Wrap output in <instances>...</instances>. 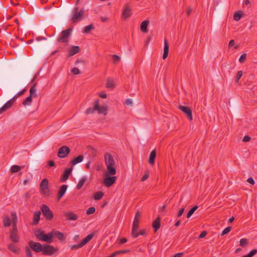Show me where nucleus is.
Wrapping results in <instances>:
<instances>
[{"mask_svg": "<svg viewBox=\"0 0 257 257\" xmlns=\"http://www.w3.org/2000/svg\"><path fill=\"white\" fill-rule=\"evenodd\" d=\"M84 14V9L79 10L78 7H75L72 13V21L73 23H77L83 19Z\"/></svg>", "mask_w": 257, "mask_h": 257, "instance_id": "obj_1", "label": "nucleus"}, {"mask_svg": "<svg viewBox=\"0 0 257 257\" xmlns=\"http://www.w3.org/2000/svg\"><path fill=\"white\" fill-rule=\"evenodd\" d=\"M36 236L40 240L51 243L52 241L54 234L52 232H49L47 234H45L43 232L38 230L36 233Z\"/></svg>", "mask_w": 257, "mask_h": 257, "instance_id": "obj_2", "label": "nucleus"}, {"mask_svg": "<svg viewBox=\"0 0 257 257\" xmlns=\"http://www.w3.org/2000/svg\"><path fill=\"white\" fill-rule=\"evenodd\" d=\"M17 218L16 215L15 214L13 217L14 221L13 225V229L12 230L10 234V238L12 241L14 242H18L19 241V237L17 234L18 230L16 226Z\"/></svg>", "mask_w": 257, "mask_h": 257, "instance_id": "obj_3", "label": "nucleus"}, {"mask_svg": "<svg viewBox=\"0 0 257 257\" xmlns=\"http://www.w3.org/2000/svg\"><path fill=\"white\" fill-rule=\"evenodd\" d=\"M72 29L69 28L67 30L63 31L59 35L57 41L59 42L66 43L69 41V38L71 34Z\"/></svg>", "mask_w": 257, "mask_h": 257, "instance_id": "obj_4", "label": "nucleus"}, {"mask_svg": "<svg viewBox=\"0 0 257 257\" xmlns=\"http://www.w3.org/2000/svg\"><path fill=\"white\" fill-rule=\"evenodd\" d=\"M48 185V180L46 178L43 179L40 184L41 193L46 196H48L49 195V188Z\"/></svg>", "mask_w": 257, "mask_h": 257, "instance_id": "obj_5", "label": "nucleus"}, {"mask_svg": "<svg viewBox=\"0 0 257 257\" xmlns=\"http://www.w3.org/2000/svg\"><path fill=\"white\" fill-rule=\"evenodd\" d=\"M41 210L47 219L50 220L53 218L54 216L53 213L47 205L45 204L42 205Z\"/></svg>", "mask_w": 257, "mask_h": 257, "instance_id": "obj_6", "label": "nucleus"}, {"mask_svg": "<svg viewBox=\"0 0 257 257\" xmlns=\"http://www.w3.org/2000/svg\"><path fill=\"white\" fill-rule=\"evenodd\" d=\"M103 183L107 187H110L116 180V177L113 176H103Z\"/></svg>", "mask_w": 257, "mask_h": 257, "instance_id": "obj_7", "label": "nucleus"}, {"mask_svg": "<svg viewBox=\"0 0 257 257\" xmlns=\"http://www.w3.org/2000/svg\"><path fill=\"white\" fill-rule=\"evenodd\" d=\"M70 152V150L67 146H62L59 149L58 157L60 158H64L69 154Z\"/></svg>", "mask_w": 257, "mask_h": 257, "instance_id": "obj_8", "label": "nucleus"}, {"mask_svg": "<svg viewBox=\"0 0 257 257\" xmlns=\"http://www.w3.org/2000/svg\"><path fill=\"white\" fill-rule=\"evenodd\" d=\"M179 108L182 110L186 115L187 117L189 120H192L193 119L192 110L188 106L180 105Z\"/></svg>", "mask_w": 257, "mask_h": 257, "instance_id": "obj_9", "label": "nucleus"}, {"mask_svg": "<svg viewBox=\"0 0 257 257\" xmlns=\"http://www.w3.org/2000/svg\"><path fill=\"white\" fill-rule=\"evenodd\" d=\"M30 247L36 252H39L42 250V245L39 242H36L32 241L29 242Z\"/></svg>", "mask_w": 257, "mask_h": 257, "instance_id": "obj_10", "label": "nucleus"}, {"mask_svg": "<svg viewBox=\"0 0 257 257\" xmlns=\"http://www.w3.org/2000/svg\"><path fill=\"white\" fill-rule=\"evenodd\" d=\"M104 162L106 166H115V162L114 159L109 153L105 154Z\"/></svg>", "mask_w": 257, "mask_h": 257, "instance_id": "obj_11", "label": "nucleus"}, {"mask_svg": "<svg viewBox=\"0 0 257 257\" xmlns=\"http://www.w3.org/2000/svg\"><path fill=\"white\" fill-rule=\"evenodd\" d=\"M15 101L16 99H15V98H12L7 101L2 107L0 108V114L5 112L9 108H11Z\"/></svg>", "mask_w": 257, "mask_h": 257, "instance_id": "obj_12", "label": "nucleus"}, {"mask_svg": "<svg viewBox=\"0 0 257 257\" xmlns=\"http://www.w3.org/2000/svg\"><path fill=\"white\" fill-rule=\"evenodd\" d=\"M43 253L45 255H51L53 254L55 251V248L51 245H46L42 248Z\"/></svg>", "mask_w": 257, "mask_h": 257, "instance_id": "obj_13", "label": "nucleus"}, {"mask_svg": "<svg viewBox=\"0 0 257 257\" xmlns=\"http://www.w3.org/2000/svg\"><path fill=\"white\" fill-rule=\"evenodd\" d=\"M94 109L98 111L99 114H106L107 108L105 106H99V100H96L94 103Z\"/></svg>", "mask_w": 257, "mask_h": 257, "instance_id": "obj_14", "label": "nucleus"}, {"mask_svg": "<svg viewBox=\"0 0 257 257\" xmlns=\"http://www.w3.org/2000/svg\"><path fill=\"white\" fill-rule=\"evenodd\" d=\"M115 166H106V170L103 176H113L116 174Z\"/></svg>", "mask_w": 257, "mask_h": 257, "instance_id": "obj_15", "label": "nucleus"}, {"mask_svg": "<svg viewBox=\"0 0 257 257\" xmlns=\"http://www.w3.org/2000/svg\"><path fill=\"white\" fill-rule=\"evenodd\" d=\"M131 15V9L127 4L124 5L122 12V17L126 19Z\"/></svg>", "mask_w": 257, "mask_h": 257, "instance_id": "obj_16", "label": "nucleus"}, {"mask_svg": "<svg viewBox=\"0 0 257 257\" xmlns=\"http://www.w3.org/2000/svg\"><path fill=\"white\" fill-rule=\"evenodd\" d=\"M72 171V168L66 169V170L64 171V173L63 174L62 176L61 177V182H65L68 179Z\"/></svg>", "mask_w": 257, "mask_h": 257, "instance_id": "obj_17", "label": "nucleus"}, {"mask_svg": "<svg viewBox=\"0 0 257 257\" xmlns=\"http://www.w3.org/2000/svg\"><path fill=\"white\" fill-rule=\"evenodd\" d=\"M64 215L66 219L68 220L75 221L78 218V215L73 212H66L65 213Z\"/></svg>", "mask_w": 257, "mask_h": 257, "instance_id": "obj_18", "label": "nucleus"}, {"mask_svg": "<svg viewBox=\"0 0 257 257\" xmlns=\"http://www.w3.org/2000/svg\"><path fill=\"white\" fill-rule=\"evenodd\" d=\"M67 189V185H63L61 186L59 191H58V200H59L65 194L66 190Z\"/></svg>", "mask_w": 257, "mask_h": 257, "instance_id": "obj_19", "label": "nucleus"}, {"mask_svg": "<svg viewBox=\"0 0 257 257\" xmlns=\"http://www.w3.org/2000/svg\"><path fill=\"white\" fill-rule=\"evenodd\" d=\"M80 50V48L79 46H73L69 50L68 55L69 56H72L78 53Z\"/></svg>", "mask_w": 257, "mask_h": 257, "instance_id": "obj_20", "label": "nucleus"}, {"mask_svg": "<svg viewBox=\"0 0 257 257\" xmlns=\"http://www.w3.org/2000/svg\"><path fill=\"white\" fill-rule=\"evenodd\" d=\"M93 236L94 235L92 233L89 234L88 235H87L80 243L79 246H83L93 238Z\"/></svg>", "mask_w": 257, "mask_h": 257, "instance_id": "obj_21", "label": "nucleus"}, {"mask_svg": "<svg viewBox=\"0 0 257 257\" xmlns=\"http://www.w3.org/2000/svg\"><path fill=\"white\" fill-rule=\"evenodd\" d=\"M93 236L94 235L92 233L89 234L88 235H87L80 243L79 246H83L93 238Z\"/></svg>", "mask_w": 257, "mask_h": 257, "instance_id": "obj_22", "label": "nucleus"}, {"mask_svg": "<svg viewBox=\"0 0 257 257\" xmlns=\"http://www.w3.org/2000/svg\"><path fill=\"white\" fill-rule=\"evenodd\" d=\"M149 20L144 21L141 24V30L143 33H147L148 32L147 27L149 24Z\"/></svg>", "mask_w": 257, "mask_h": 257, "instance_id": "obj_23", "label": "nucleus"}, {"mask_svg": "<svg viewBox=\"0 0 257 257\" xmlns=\"http://www.w3.org/2000/svg\"><path fill=\"white\" fill-rule=\"evenodd\" d=\"M169 53V44L165 40L164 41V53L163 55V59H165L168 55Z\"/></svg>", "mask_w": 257, "mask_h": 257, "instance_id": "obj_24", "label": "nucleus"}, {"mask_svg": "<svg viewBox=\"0 0 257 257\" xmlns=\"http://www.w3.org/2000/svg\"><path fill=\"white\" fill-rule=\"evenodd\" d=\"M40 215L41 212L40 211H36L34 213V218L33 220V224H36L39 222L40 219Z\"/></svg>", "mask_w": 257, "mask_h": 257, "instance_id": "obj_25", "label": "nucleus"}, {"mask_svg": "<svg viewBox=\"0 0 257 257\" xmlns=\"http://www.w3.org/2000/svg\"><path fill=\"white\" fill-rule=\"evenodd\" d=\"M139 224L137 223L133 222V228H132V235L135 237H137L139 236L138 234H136L139 228Z\"/></svg>", "mask_w": 257, "mask_h": 257, "instance_id": "obj_26", "label": "nucleus"}, {"mask_svg": "<svg viewBox=\"0 0 257 257\" xmlns=\"http://www.w3.org/2000/svg\"><path fill=\"white\" fill-rule=\"evenodd\" d=\"M156 151L155 150H154L151 152V153L150 155V157H149V163L150 164L153 165L154 164L155 159L156 158Z\"/></svg>", "mask_w": 257, "mask_h": 257, "instance_id": "obj_27", "label": "nucleus"}, {"mask_svg": "<svg viewBox=\"0 0 257 257\" xmlns=\"http://www.w3.org/2000/svg\"><path fill=\"white\" fill-rule=\"evenodd\" d=\"M36 84H34L32 86L30 90V96L32 97H37V94L36 88Z\"/></svg>", "mask_w": 257, "mask_h": 257, "instance_id": "obj_28", "label": "nucleus"}, {"mask_svg": "<svg viewBox=\"0 0 257 257\" xmlns=\"http://www.w3.org/2000/svg\"><path fill=\"white\" fill-rule=\"evenodd\" d=\"M160 219L158 217L153 223V227L154 228L155 231H157V230L160 227Z\"/></svg>", "mask_w": 257, "mask_h": 257, "instance_id": "obj_29", "label": "nucleus"}, {"mask_svg": "<svg viewBox=\"0 0 257 257\" xmlns=\"http://www.w3.org/2000/svg\"><path fill=\"white\" fill-rule=\"evenodd\" d=\"M54 234V236H55L59 240H63L64 239V234L61 232L54 231H52Z\"/></svg>", "mask_w": 257, "mask_h": 257, "instance_id": "obj_30", "label": "nucleus"}, {"mask_svg": "<svg viewBox=\"0 0 257 257\" xmlns=\"http://www.w3.org/2000/svg\"><path fill=\"white\" fill-rule=\"evenodd\" d=\"M24 166H18V165H13L11 167V171L12 173H17L20 171L22 169L24 168Z\"/></svg>", "mask_w": 257, "mask_h": 257, "instance_id": "obj_31", "label": "nucleus"}, {"mask_svg": "<svg viewBox=\"0 0 257 257\" xmlns=\"http://www.w3.org/2000/svg\"><path fill=\"white\" fill-rule=\"evenodd\" d=\"M83 156H82V155H80L79 156H78L77 157L74 158L72 161V164L73 165H76L77 164L79 163H80L83 160Z\"/></svg>", "mask_w": 257, "mask_h": 257, "instance_id": "obj_32", "label": "nucleus"}, {"mask_svg": "<svg viewBox=\"0 0 257 257\" xmlns=\"http://www.w3.org/2000/svg\"><path fill=\"white\" fill-rule=\"evenodd\" d=\"M8 248L15 253H18L19 249L14 244H10L8 245Z\"/></svg>", "mask_w": 257, "mask_h": 257, "instance_id": "obj_33", "label": "nucleus"}, {"mask_svg": "<svg viewBox=\"0 0 257 257\" xmlns=\"http://www.w3.org/2000/svg\"><path fill=\"white\" fill-rule=\"evenodd\" d=\"M104 194L101 191H98L94 194V199L96 200H99L101 199L103 196Z\"/></svg>", "mask_w": 257, "mask_h": 257, "instance_id": "obj_34", "label": "nucleus"}, {"mask_svg": "<svg viewBox=\"0 0 257 257\" xmlns=\"http://www.w3.org/2000/svg\"><path fill=\"white\" fill-rule=\"evenodd\" d=\"M32 102V97L28 96L27 97L25 100L23 102V104L24 106H30L31 105Z\"/></svg>", "mask_w": 257, "mask_h": 257, "instance_id": "obj_35", "label": "nucleus"}, {"mask_svg": "<svg viewBox=\"0 0 257 257\" xmlns=\"http://www.w3.org/2000/svg\"><path fill=\"white\" fill-rule=\"evenodd\" d=\"M94 29V26L92 24L86 26L84 30H83V32L85 34H88L90 32V31Z\"/></svg>", "mask_w": 257, "mask_h": 257, "instance_id": "obj_36", "label": "nucleus"}, {"mask_svg": "<svg viewBox=\"0 0 257 257\" xmlns=\"http://www.w3.org/2000/svg\"><path fill=\"white\" fill-rule=\"evenodd\" d=\"M4 225L5 227H8L11 225V221L9 217L6 216L4 218L3 220Z\"/></svg>", "mask_w": 257, "mask_h": 257, "instance_id": "obj_37", "label": "nucleus"}, {"mask_svg": "<svg viewBox=\"0 0 257 257\" xmlns=\"http://www.w3.org/2000/svg\"><path fill=\"white\" fill-rule=\"evenodd\" d=\"M198 206H195L193 207H192L188 212L187 217V218H190L192 215L194 213V212L198 209Z\"/></svg>", "mask_w": 257, "mask_h": 257, "instance_id": "obj_38", "label": "nucleus"}, {"mask_svg": "<svg viewBox=\"0 0 257 257\" xmlns=\"http://www.w3.org/2000/svg\"><path fill=\"white\" fill-rule=\"evenodd\" d=\"M141 212L140 211H137V213H136L133 222L139 223L140 219L141 218Z\"/></svg>", "mask_w": 257, "mask_h": 257, "instance_id": "obj_39", "label": "nucleus"}, {"mask_svg": "<svg viewBox=\"0 0 257 257\" xmlns=\"http://www.w3.org/2000/svg\"><path fill=\"white\" fill-rule=\"evenodd\" d=\"M114 86L113 81L112 79L109 78L107 80L106 86L108 88H112Z\"/></svg>", "mask_w": 257, "mask_h": 257, "instance_id": "obj_40", "label": "nucleus"}, {"mask_svg": "<svg viewBox=\"0 0 257 257\" xmlns=\"http://www.w3.org/2000/svg\"><path fill=\"white\" fill-rule=\"evenodd\" d=\"M241 17V14L240 12H236L233 16V19L236 21H238Z\"/></svg>", "mask_w": 257, "mask_h": 257, "instance_id": "obj_41", "label": "nucleus"}, {"mask_svg": "<svg viewBox=\"0 0 257 257\" xmlns=\"http://www.w3.org/2000/svg\"><path fill=\"white\" fill-rule=\"evenodd\" d=\"M86 181V179L85 178H82L78 182L77 185V189H80L83 185H84L85 182Z\"/></svg>", "mask_w": 257, "mask_h": 257, "instance_id": "obj_42", "label": "nucleus"}, {"mask_svg": "<svg viewBox=\"0 0 257 257\" xmlns=\"http://www.w3.org/2000/svg\"><path fill=\"white\" fill-rule=\"evenodd\" d=\"M257 252V249L251 250L247 254L244 255L242 257H252Z\"/></svg>", "mask_w": 257, "mask_h": 257, "instance_id": "obj_43", "label": "nucleus"}, {"mask_svg": "<svg viewBox=\"0 0 257 257\" xmlns=\"http://www.w3.org/2000/svg\"><path fill=\"white\" fill-rule=\"evenodd\" d=\"M239 243L240 246H244L247 244L248 241L246 238H242L240 240Z\"/></svg>", "mask_w": 257, "mask_h": 257, "instance_id": "obj_44", "label": "nucleus"}, {"mask_svg": "<svg viewBox=\"0 0 257 257\" xmlns=\"http://www.w3.org/2000/svg\"><path fill=\"white\" fill-rule=\"evenodd\" d=\"M112 58L114 63H117L120 60V57L117 55H113Z\"/></svg>", "mask_w": 257, "mask_h": 257, "instance_id": "obj_45", "label": "nucleus"}, {"mask_svg": "<svg viewBox=\"0 0 257 257\" xmlns=\"http://www.w3.org/2000/svg\"><path fill=\"white\" fill-rule=\"evenodd\" d=\"M242 76V71H238L236 74V82L237 83L240 79V78Z\"/></svg>", "mask_w": 257, "mask_h": 257, "instance_id": "obj_46", "label": "nucleus"}, {"mask_svg": "<svg viewBox=\"0 0 257 257\" xmlns=\"http://www.w3.org/2000/svg\"><path fill=\"white\" fill-rule=\"evenodd\" d=\"M95 208L94 207H91L87 210L86 213L87 214H93L95 212Z\"/></svg>", "mask_w": 257, "mask_h": 257, "instance_id": "obj_47", "label": "nucleus"}, {"mask_svg": "<svg viewBox=\"0 0 257 257\" xmlns=\"http://www.w3.org/2000/svg\"><path fill=\"white\" fill-rule=\"evenodd\" d=\"M231 227H226L221 232V235H225L228 233L231 230Z\"/></svg>", "mask_w": 257, "mask_h": 257, "instance_id": "obj_48", "label": "nucleus"}, {"mask_svg": "<svg viewBox=\"0 0 257 257\" xmlns=\"http://www.w3.org/2000/svg\"><path fill=\"white\" fill-rule=\"evenodd\" d=\"M95 111H96L95 109H94V107L93 108H92L91 107L88 108L86 111H85V114H89L90 113H93Z\"/></svg>", "mask_w": 257, "mask_h": 257, "instance_id": "obj_49", "label": "nucleus"}, {"mask_svg": "<svg viewBox=\"0 0 257 257\" xmlns=\"http://www.w3.org/2000/svg\"><path fill=\"white\" fill-rule=\"evenodd\" d=\"M26 91V89H24L23 90L19 91L18 93H17L13 98H15V99H17L19 96L23 94Z\"/></svg>", "mask_w": 257, "mask_h": 257, "instance_id": "obj_50", "label": "nucleus"}, {"mask_svg": "<svg viewBox=\"0 0 257 257\" xmlns=\"http://www.w3.org/2000/svg\"><path fill=\"white\" fill-rule=\"evenodd\" d=\"M72 72L75 75L79 74L80 73L79 69L77 67L73 68L72 69Z\"/></svg>", "mask_w": 257, "mask_h": 257, "instance_id": "obj_51", "label": "nucleus"}, {"mask_svg": "<svg viewBox=\"0 0 257 257\" xmlns=\"http://www.w3.org/2000/svg\"><path fill=\"white\" fill-rule=\"evenodd\" d=\"M26 254L28 257H32V254L31 251L28 247H26Z\"/></svg>", "mask_w": 257, "mask_h": 257, "instance_id": "obj_52", "label": "nucleus"}, {"mask_svg": "<svg viewBox=\"0 0 257 257\" xmlns=\"http://www.w3.org/2000/svg\"><path fill=\"white\" fill-rule=\"evenodd\" d=\"M245 58H246V54H242L239 57V62L241 63H242L244 61Z\"/></svg>", "mask_w": 257, "mask_h": 257, "instance_id": "obj_53", "label": "nucleus"}, {"mask_svg": "<svg viewBox=\"0 0 257 257\" xmlns=\"http://www.w3.org/2000/svg\"><path fill=\"white\" fill-rule=\"evenodd\" d=\"M80 243L79 244H74L71 246V249H78L82 247V246H79Z\"/></svg>", "mask_w": 257, "mask_h": 257, "instance_id": "obj_54", "label": "nucleus"}, {"mask_svg": "<svg viewBox=\"0 0 257 257\" xmlns=\"http://www.w3.org/2000/svg\"><path fill=\"white\" fill-rule=\"evenodd\" d=\"M207 234V232L206 231H203L201 232L199 236V238H202L204 237Z\"/></svg>", "mask_w": 257, "mask_h": 257, "instance_id": "obj_55", "label": "nucleus"}, {"mask_svg": "<svg viewBox=\"0 0 257 257\" xmlns=\"http://www.w3.org/2000/svg\"><path fill=\"white\" fill-rule=\"evenodd\" d=\"M184 208H182L178 212V214H177V216L178 217H180L183 213L184 211Z\"/></svg>", "mask_w": 257, "mask_h": 257, "instance_id": "obj_56", "label": "nucleus"}, {"mask_svg": "<svg viewBox=\"0 0 257 257\" xmlns=\"http://www.w3.org/2000/svg\"><path fill=\"white\" fill-rule=\"evenodd\" d=\"M125 103L127 105H132L133 103V100L132 99L127 98L126 100Z\"/></svg>", "mask_w": 257, "mask_h": 257, "instance_id": "obj_57", "label": "nucleus"}, {"mask_svg": "<svg viewBox=\"0 0 257 257\" xmlns=\"http://www.w3.org/2000/svg\"><path fill=\"white\" fill-rule=\"evenodd\" d=\"M149 177V175L147 173H146L142 178L141 181H145Z\"/></svg>", "mask_w": 257, "mask_h": 257, "instance_id": "obj_58", "label": "nucleus"}, {"mask_svg": "<svg viewBox=\"0 0 257 257\" xmlns=\"http://www.w3.org/2000/svg\"><path fill=\"white\" fill-rule=\"evenodd\" d=\"M250 140V138L248 136H244L243 139V141L244 142H249Z\"/></svg>", "mask_w": 257, "mask_h": 257, "instance_id": "obj_59", "label": "nucleus"}, {"mask_svg": "<svg viewBox=\"0 0 257 257\" xmlns=\"http://www.w3.org/2000/svg\"><path fill=\"white\" fill-rule=\"evenodd\" d=\"M118 251L119 252V254H121V253H127L130 251V250L129 249H123V250H118Z\"/></svg>", "mask_w": 257, "mask_h": 257, "instance_id": "obj_60", "label": "nucleus"}, {"mask_svg": "<svg viewBox=\"0 0 257 257\" xmlns=\"http://www.w3.org/2000/svg\"><path fill=\"white\" fill-rule=\"evenodd\" d=\"M119 254V252L118 251H115L113 252L111 255L108 256L107 257H115V256Z\"/></svg>", "mask_w": 257, "mask_h": 257, "instance_id": "obj_61", "label": "nucleus"}, {"mask_svg": "<svg viewBox=\"0 0 257 257\" xmlns=\"http://www.w3.org/2000/svg\"><path fill=\"white\" fill-rule=\"evenodd\" d=\"M119 254V252L118 251H115L113 252L111 255L108 256L107 257H115V256Z\"/></svg>", "mask_w": 257, "mask_h": 257, "instance_id": "obj_62", "label": "nucleus"}, {"mask_svg": "<svg viewBox=\"0 0 257 257\" xmlns=\"http://www.w3.org/2000/svg\"><path fill=\"white\" fill-rule=\"evenodd\" d=\"M136 234H138L139 235H144L146 234V231L144 229L141 230L139 233L137 232Z\"/></svg>", "mask_w": 257, "mask_h": 257, "instance_id": "obj_63", "label": "nucleus"}, {"mask_svg": "<svg viewBox=\"0 0 257 257\" xmlns=\"http://www.w3.org/2000/svg\"><path fill=\"white\" fill-rule=\"evenodd\" d=\"M100 20L103 22H106L108 20V18L107 17H101Z\"/></svg>", "mask_w": 257, "mask_h": 257, "instance_id": "obj_64", "label": "nucleus"}]
</instances>
